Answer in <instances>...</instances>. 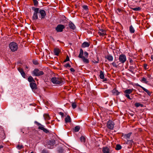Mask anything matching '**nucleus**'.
Returning a JSON list of instances; mask_svg holds the SVG:
<instances>
[{
	"label": "nucleus",
	"mask_w": 153,
	"mask_h": 153,
	"mask_svg": "<svg viewBox=\"0 0 153 153\" xmlns=\"http://www.w3.org/2000/svg\"><path fill=\"white\" fill-rule=\"evenodd\" d=\"M83 51L82 49H80V52L78 56V57L80 58H81L83 62L85 63H89V60L87 58H87L88 56V53L86 51H85L84 52V55L85 56H83Z\"/></svg>",
	"instance_id": "obj_1"
},
{
	"label": "nucleus",
	"mask_w": 153,
	"mask_h": 153,
	"mask_svg": "<svg viewBox=\"0 0 153 153\" xmlns=\"http://www.w3.org/2000/svg\"><path fill=\"white\" fill-rule=\"evenodd\" d=\"M51 81L53 83L59 85H61L64 83L63 79L60 77H53L51 78Z\"/></svg>",
	"instance_id": "obj_2"
},
{
	"label": "nucleus",
	"mask_w": 153,
	"mask_h": 153,
	"mask_svg": "<svg viewBox=\"0 0 153 153\" xmlns=\"http://www.w3.org/2000/svg\"><path fill=\"white\" fill-rule=\"evenodd\" d=\"M9 47L12 52L16 51L18 48V45L17 43L15 42H10L9 45Z\"/></svg>",
	"instance_id": "obj_3"
},
{
	"label": "nucleus",
	"mask_w": 153,
	"mask_h": 153,
	"mask_svg": "<svg viewBox=\"0 0 153 153\" xmlns=\"http://www.w3.org/2000/svg\"><path fill=\"white\" fill-rule=\"evenodd\" d=\"M35 123L38 126V129L43 131L45 133L48 134L49 133V131L44 127V126L37 121H35Z\"/></svg>",
	"instance_id": "obj_4"
},
{
	"label": "nucleus",
	"mask_w": 153,
	"mask_h": 153,
	"mask_svg": "<svg viewBox=\"0 0 153 153\" xmlns=\"http://www.w3.org/2000/svg\"><path fill=\"white\" fill-rule=\"evenodd\" d=\"M134 90L133 88L127 89L124 91V95L128 99L131 100L132 98H131L129 94L131 93Z\"/></svg>",
	"instance_id": "obj_5"
},
{
	"label": "nucleus",
	"mask_w": 153,
	"mask_h": 153,
	"mask_svg": "<svg viewBox=\"0 0 153 153\" xmlns=\"http://www.w3.org/2000/svg\"><path fill=\"white\" fill-rule=\"evenodd\" d=\"M32 9L34 11V13L32 16L33 20H36L38 19V13L39 12V8L33 7Z\"/></svg>",
	"instance_id": "obj_6"
},
{
	"label": "nucleus",
	"mask_w": 153,
	"mask_h": 153,
	"mask_svg": "<svg viewBox=\"0 0 153 153\" xmlns=\"http://www.w3.org/2000/svg\"><path fill=\"white\" fill-rule=\"evenodd\" d=\"M32 74L35 76H39L43 75L44 74V72L42 71H39L38 68H35L33 71Z\"/></svg>",
	"instance_id": "obj_7"
},
{
	"label": "nucleus",
	"mask_w": 153,
	"mask_h": 153,
	"mask_svg": "<svg viewBox=\"0 0 153 153\" xmlns=\"http://www.w3.org/2000/svg\"><path fill=\"white\" fill-rule=\"evenodd\" d=\"M114 125V123L112 120H109L107 122L106 126L108 129L111 130H113Z\"/></svg>",
	"instance_id": "obj_8"
},
{
	"label": "nucleus",
	"mask_w": 153,
	"mask_h": 153,
	"mask_svg": "<svg viewBox=\"0 0 153 153\" xmlns=\"http://www.w3.org/2000/svg\"><path fill=\"white\" fill-rule=\"evenodd\" d=\"M55 138H54L53 139L49 140L47 142V144L48 148L52 149L53 147V146L55 144Z\"/></svg>",
	"instance_id": "obj_9"
},
{
	"label": "nucleus",
	"mask_w": 153,
	"mask_h": 153,
	"mask_svg": "<svg viewBox=\"0 0 153 153\" xmlns=\"http://www.w3.org/2000/svg\"><path fill=\"white\" fill-rule=\"evenodd\" d=\"M118 59L120 63L124 64L126 60V56L124 54H121L119 56Z\"/></svg>",
	"instance_id": "obj_10"
},
{
	"label": "nucleus",
	"mask_w": 153,
	"mask_h": 153,
	"mask_svg": "<svg viewBox=\"0 0 153 153\" xmlns=\"http://www.w3.org/2000/svg\"><path fill=\"white\" fill-rule=\"evenodd\" d=\"M65 28L64 25L61 24H59L57 25L56 27V30L57 32H62L63 31V29Z\"/></svg>",
	"instance_id": "obj_11"
},
{
	"label": "nucleus",
	"mask_w": 153,
	"mask_h": 153,
	"mask_svg": "<svg viewBox=\"0 0 153 153\" xmlns=\"http://www.w3.org/2000/svg\"><path fill=\"white\" fill-rule=\"evenodd\" d=\"M98 34L100 36H103L106 35V30L102 29H100Z\"/></svg>",
	"instance_id": "obj_12"
},
{
	"label": "nucleus",
	"mask_w": 153,
	"mask_h": 153,
	"mask_svg": "<svg viewBox=\"0 0 153 153\" xmlns=\"http://www.w3.org/2000/svg\"><path fill=\"white\" fill-rule=\"evenodd\" d=\"M18 70L21 74L22 77L24 78H25L26 75L23 69L21 67H19L18 68Z\"/></svg>",
	"instance_id": "obj_13"
},
{
	"label": "nucleus",
	"mask_w": 153,
	"mask_h": 153,
	"mask_svg": "<svg viewBox=\"0 0 153 153\" xmlns=\"http://www.w3.org/2000/svg\"><path fill=\"white\" fill-rule=\"evenodd\" d=\"M41 15V19H43L45 18L46 15V13L45 10H41L39 12Z\"/></svg>",
	"instance_id": "obj_14"
},
{
	"label": "nucleus",
	"mask_w": 153,
	"mask_h": 153,
	"mask_svg": "<svg viewBox=\"0 0 153 153\" xmlns=\"http://www.w3.org/2000/svg\"><path fill=\"white\" fill-rule=\"evenodd\" d=\"M102 152L103 153H110V149L107 146L103 147L102 148Z\"/></svg>",
	"instance_id": "obj_15"
},
{
	"label": "nucleus",
	"mask_w": 153,
	"mask_h": 153,
	"mask_svg": "<svg viewBox=\"0 0 153 153\" xmlns=\"http://www.w3.org/2000/svg\"><path fill=\"white\" fill-rule=\"evenodd\" d=\"M30 88H31L32 89L35 90L37 89V87L35 82H30Z\"/></svg>",
	"instance_id": "obj_16"
},
{
	"label": "nucleus",
	"mask_w": 153,
	"mask_h": 153,
	"mask_svg": "<svg viewBox=\"0 0 153 153\" xmlns=\"http://www.w3.org/2000/svg\"><path fill=\"white\" fill-rule=\"evenodd\" d=\"M138 86L140 87L144 91H145L146 92L148 95H149V96H150L151 95V94L152 93V92H150V91H149L148 90L145 88L144 87H142V86H141L140 85H138Z\"/></svg>",
	"instance_id": "obj_17"
},
{
	"label": "nucleus",
	"mask_w": 153,
	"mask_h": 153,
	"mask_svg": "<svg viewBox=\"0 0 153 153\" xmlns=\"http://www.w3.org/2000/svg\"><path fill=\"white\" fill-rule=\"evenodd\" d=\"M136 66L134 65V66L132 65H130L129 67V68L128 70L131 72L133 74L134 71L135 69Z\"/></svg>",
	"instance_id": "obj_18"
},
{
	"label": "nucleus",
	"mask_w": 153,
	"mask_h": 153,
	"mask_svg": "<svg viewBox=\"0 0 153 153\" xmlns=\"http://www.w3.org/2000/svg\"><path fill=\"white\" fill-rule=\"evenodd\" d=\"M5 135L4 130L2 127L0 126V138H3Z\"/></svg>",
	"instance_id": "obj_19"
},
{
	"label": "nucleus",
	"mask_w": 153,
	"mask_h": 153,
	"mask_svg": "<svg viewBox=\"0 0 153 153\" xmlns=\"http://www.w3.org/2000/svg\"><path fill=\"white\" fill-rule=\"evenodd\" d=\"M105 58L106 59L109 61H112L113 59V56L110 54L107 55L105 57Z\"/></svg>",
	"instance_id": "obj_20"
},
{
	"label": "nucleus",
	"mask_w": 153,
	"mask_h": 153,
	"mask_svg": "<svg viewBox=\"0 0 153 153\" xmlns=\"http://www.w3.org/2000/svg\"><path fill=\"white\" fill-rule=\"evenodd\" d=\"M60 52V50L59 48H55L54 49V53L56 56H58Z\"/></svg>",
	"instance_id": "obj_21"
},
{
	"label": "nucleus",
	"mask_w": 153,
	"mask_h": 153,
	"mask_svg": "<svg viewBox=\"0 0 153 153\" xmlns=\"http://www.w3.org/2000/svg\"><path fill=\"white\" fill-rule=\"evenodd\" d=\"M90 45V43L89 42H85L82 43L81 46L82 48H85L89 47Z\"/></svg>",
	"instance_id": "obj_22"
},
{
	"label": "nucleus",
	"mask_w": 153,
	"mask_h": 153,
	"mask_svg": "<svg viewBox=\"0 0 153 153\" xmlns=\"http://www.w3.org/2000/svg\"><path fill=\"white\" fill-rule=\"evenodd\" d=\"M131 134L132 133L130 132L127 134H123V137L124 138L128 139L130 138Z\"/></svg>",
	"instance_id": "obj_23"
},
{
	"label": "nucleus",
	"mask_w": 153,
	"mask_h": 153,
	"mask_svg": "<svg viewBox=\"0 0 153 153\" xmlns=\"http://www.w3.org/2000/svg\"><path fill=\"white\" fill-rule=\"evenodd\" d=\"M116 60L117 59H114V61L111 63L112 66L115 68H117L118 66V65H119L120 64L118 63V62H116Z\"/></svg>",
	"instance_id": "obj_24"
},
{
	"label": "nucleus",
	"mask_w": 153,
	"mask_h": 153,
	"mask_svg": "<svg viewBox=\"0 0 153 153\" xmlns=\"http://www.w3.org/2000/svg\"><path fill=\"white\" fill-rule=\"evenodd\" d=\"M65 121L66 123L71 122V118L69 115H67L66 117L65 118Z\"/></svg>",
	"instance_id": "obj_25"
},
{
	"label": "nucleus",
	"mask_w": 153,
	"mask_h": 153,
	"mask_svg": "<svg viewBox=\"0 0 153 153\" xmlns=\"http://www.w3.org/2000/svg\"><path fill=\"white\" fill-rule=\"evenodd\" d=\"M112 91V93L114 95H118L120 94V92H119L117 90L116 88H114V89H113V90Z\"/></svg>",
	"instance_id": "obj_26"
},
{
	"label": "nucleus",
	"mask_w": 153,
	"mask_h": 153,
	"mask_svg": "<svg viewBox=\"0 0 153 153\" xmlns=\"http://www.w3.org/2000/svg\"><path fill=\"white\" fill-rule=\"evenodd\" d=\"M100 78L102 79H104L105 76L104 73L101 70L100 71V74L99 75Z\"/></svg>",
	"instance_id": "obj_27"
},
{
	"label": "nucleus",
	"mask_w": 153,
	"mask_h": 153,
	"mask_svg": "<svg viewBox=\"0 0 153 153\" xmlns=\"http://www.w3.org/2000/svg\"><path fill=\"white\" fill-rule=\"evenodd\" d=\"M27 80L28 82H35V81L33 77L31 76H29V77L28 78Z\"/></svg>",
	"instance_id": "obj_28"
},
{
	"label": "nucleus",
	"mask_w": 153,
	"mask_h": 153,
	"mask_svg": "<svg viewBox=\"0 0 153 153\" xmlns=\"http://www.w3.org/2000/svg\"><path fill=\"white\" fill-rule=\"evenodd\" d=\"M69 27L73 30H74L76 28L75 25L72 23H70L69 24Z\"/></svg>",
	"instance_id": "obj_29"
},
{
	"label": "nucleus",
	"mask_w": 153,
	"mask_h": 153,
	"mask_svg": "<svg viewBox=\"0 0 153 153\" xmlns=\"http://www.w3.org/2000/svg\"><path fill=\"white\" fill-rule=\"evenodd\" d=\"M129 30L130 32L131 33H134L135 32V30L134 28V27H133V26L131 25L130 27L129 28Z\"/></svg>",
	"instance_id": "obj_30"
},
{
	"label": "nucleus",
	"mask_w": 153,
	"mask_h": 153,
	"mask_svg": "<svg viewBox=\"0 0 153 153\" xmlns=\"http://www.w3.org/2000/svg\"><path fill=\"white\" fill-rule=\"evenodd\" d=\"M80 128V127L79 126H76L74 128H73V130L74 131L77 132L79 131Z\"/></svg>",
	"instance_id": "obj_31"
},
{
	"label": "nucleus",
	"mask_w": 153,
	"mask_h": 153,
	"mask_svg": "<svg viewBox=\"0 0 153 153\" xmlns=\"http://www.w3.org/2000/svg\"><path fill=\"white\" fill-rule=\"evenodd\" d=\"M44 117L45 120H49L50 119V118L48 114H44Z\"/></svg>",
	"instance_id": "obj_32"
},
{
	"label": "nucleus",
	"mask_w": 153,
	"mask_h": 153,
	"mask_svg": "<svg viewBox=\"0 0 153 153\" xmlns=\"http://www.w3.org/2000/svg\"><path fill=\"white\" fill-rule=\"evenodd\" d=\"M122 148L120 144H117L116 145L115 149L117 150H119L121 149Z\"/></svg>",
	"instance_id": "obj_33"
},
{
	"label": "nucleus",
	"mask_w": 153,
	"mask_h": 153,
	"mask_svg": "<svg viewBox=\"0 0 153 153\" xmlns=\"http://www.w3.org/2000/svg\"><path fill=\"white\" fill-rule=\"evenodd\" d=\"M141 81L146 84H147L148 82L146 78L144 77H143L142 78Z\"/></svg>",
	"instance_id": "obj_34"
},
{
	"label": "nucleus",
	"mask_w": 153,
	"mask_h": 153,
	"mask_svg": "<svg viewBox=\"0 0 153 153\" xmlns=\"http://www.w3.org/2000/svg\"><path fill=\"white\" fill-rule=\"evenodd\" d=\"M135 105L136 107H138L140 106L142 107L143 106V104H141L140 103L137 102H136L135 103Z\"/></svg>",
	"instance_id": "obj_35"
},
{
	"label": "nucleus",
	"mask_w": 153,
	"mask_h": 153,
	"mask_svg": "<svg viewBox=\"0 0 153 153\" xmlns=\"http://www.w3.org/2000/svg\"><path fill=\"white\" fill-rule=\"evenodd\" d=\"M80 140L81 142L85 143V138L83 136H81L80 138Z\"/></svg>",
	"instance_id": "obj_36"
},
{
	"label": "nucleus",
	"mask_w": 153,
	"mask_h": 153,
	"mask_svg": "<svg viewBox=\"0 0 153 153\" xmlns=\"http://www.w3.org/2000/svg\"><path fill=\"white\" fill-rule=\"evenodd\" d=\"M132 9L134 11H138L140 10L141 8L140 7H138L135 8H132Z\"/></svg>",
	"instance_id": "obj_37"
},
{
	"label": "nucleus",
	"mask_w": 153,
	"mask_h": 153,
	"mask_svg": "<svg viewBox=\"0 0 153 153\" xmlns=\"http://www.w3.org/2000/svg\"><path fill=\"white\" fill-rule=\"evenodd\" d=\"M19 150H20L23 148V146L22 145H18L16 147Z\"/></svg>",
	"instance_id": "obj_38"
},
{
	"label": "nucleus",
	"mask_w": 153,
	"mask_h": 153,
	"mask_svg": "<svg viewBox=\"0 0 153 153\" xmlns=\"http://www.w3.org/2000/svg\"><path fill=\"white\" fill-rule=\"evenodd\" d=\"M129 62L131 65H133L134 64V62L131 59H129Z\"/></svg>",
	"instance_id": "obj_39"
},
{
	"label": "nucleus",
	"mask_w": 153,
	"mask_h": 153,
	"mask_svg": "<svg viewBox=\"0 0 153 153\" xmlns=\"http://www.w3.org/2000/svg\"><path fill=\"white\" fill-rule=\"evenodd\" d=\"M72 106L73 109H75L77 105L75 102H72Z\"/></svg>",
	"instance_id": "obj_40"
},
{
	"label": "nucleus",
	"mask_w": 153,
	"mask_h": 153,
	"mask_svg": "<svg viewBox=\"0 0 153 153\" xmlns=\"http://www.w3.org/2000/svg\"><path fill=\"white\" fill-rule=\"evenodd\" d=\"M33 2L34 5L37 6L38 4V2L37 0H32Z\"/></svg>",
	"instance_id": "obj_41"
},
{
	"label": "nucleus",
	"mask_w": 153,
	"mask_h": 153,
	"mask_svg": "<svg viewBox=\"0 0 153 153\" xmlns=\"http://www.w3.org/2000/svg\"><path fill=\"white\" fill-rule=\"evenodd\" d=\"M123 10L121 9L118 8L117 9L116 11L117 13H120Z\"/></svg>",
	"instance_id": "obj_42"
},
{
	"label": "nucleus",
	"mask_w": 153,
	"mask_h": 153,
	"mask_svg": "<svg viewBox=\"0 0 153 153\" xmlns=\"http://www.w3.org/2000/svg\"><path fill=\"white\" fill-rule=\"evenodd\" d=\"M97 60H95L94 59V60H93V62L94 63H98L99 62V60L98 57H97Z\"/></svg>",
	"instance_id": "obj_43"
},
{
	"label": "nucleus",
	"mask_w": 153,
	"mask_h": 153,
	"mask_svg": "<svg viewBox=\"0 0 153 153\" xmlns=\"http://www.w3.org/2000/svg\"><path fill=\"white\" fill-rule=\"evenodd\" d=\"M82 8L85 10L87 11L88 10V7L86 5H84L82 6Z\"/></svg>",
	"instance_id": "obj_44"
},
{
	"label": "nucleus",
	"mask_w": 153,
	"mask_h": 153,
	"mask_svg": "<svg viewBox=\"0 0 153 153\" xmlns=\"http://www.w3.org/2000/svg\"><path fill=\"white\" fill-rule=\"evenodd\" d=\"M64 66L66 68L67 67L70 68L71 67V66L69 63H67L64 65Z\"/></svg>",
	"instance_id": "obj_45"
},
{
	"label": "nucleus",
	"mask_w": 153,
	"mask_h": 153,
	"mask_svg": "<svg viewBox=\"0 0 153 153\" xmlns=\"http://www.w3.org/2000/svg\"><path fill=\"white\" fill-rule=\"evenodd\" d=\"M69 60V58L68 56L66 57V59L64 61V62H66L68 61Z\"/></svg>",
	"instance_id": "obj_46"
},
{
	"label": "nucleus",
	"mask_w": 153,
	"mask_h": 153,
	"mask_svg": "<svg viewBox=\"0 0 153 153\" xmlns=\"http://www.w3.org/2000/svg\"><path fill=\"white\" fill-rule=\"evenodd\" d=\"M33 63L35 65H38L39 64L38 62L36 60H33Z\"/></svg>",
	"instance_id": "obj_47"
},
{
	"label": "nucleus",
	"mask_w": 153,
	"mask_h": 153,
	"mask_svg": "<svg viewBox=\"0 0 153 153\" xmlns=\"http://www.w3.org/2000/svg\"><path fill=\"white\" fill-rule=\"evenodd\" d=\"M41 153H49V152L48 151L46 150L43 149Z\"/></svg>",
	"instance_id": "obj_48"
},
{
	"label": "nucleus",
	"mask_w": 153,
	"mask_h": 153,
	"mask_svg": "<svg viewBox=\"0 0 153 153\" xmlns=\"http://www.w3.org/2000/svg\"><path fill=\"white\" fill-rule=\"evenodd\" d=\"M59 114L62 117H64V114L62 112H59Z\"/></svg>",
	"instance_id": "obj_49"
},
{
	"label": "nucleus",
	"mask_w": 153,
	"mask_h": 153,
	"mask_svg": "<svg viewBox=\"0 0 153 153\" xmlns=\"http://www.w3.org/2000/svg\"><path fill=\"white\" fill-rule=\"evenodd\" d=\"M147 65L146 64H144V68L146 70L148 69V68H147Z\"/></svg>",
	"instance_id": "obj_50"
},
{
	"label": "nucleus",
	"mask_w": 153,
	"mask_h": 153,
	"mask_svg": "<svg viewBox=\"0 0 153 153\" xmlns=\"http://www.w3.org/2000/svg\"><path fill=\"white\" fill-rule=\"evenodd\" d=\"M70 70L71 72H74L75 71V70L73 68H71L70 69Z\"/></svg>",
	"instance_id": "obj_51"
},
{
	"label": "nucleus",
	"mask_w": 153,
	"mask_h": 153,
	"mask_svg": "<svg viewBox=\"0 0 153 153\" xmlns=\"http://www.w3.org/2000/svg\"><path fill=\"white\" fill-rule=\"evenodd\" d=\"M147 77L149 78H150L151 77V76L150 74H148L147 75Z\"/></svg>",
	"instance_id": "obj_52"
},
{
	"label": "nucleus",
	"mask_w": 153,
	"mask_h": 153,
	"mask_svg": "<svg viewBox=\"0 0 153 153\" xmlns=\"http://www.w3.org/2000/svg\"><path fill=\"white\" fill-rule=\"evenodd\" d=\"M151 59L152 60H153V55H152L151 56Z\"/></svg>",
	"instance_id": "obj_53"
},
{
	"label": "nucleus",
	"mask_w": 153,
	"mask_h": 153,
	"mask_svg": "<svg viewBox=\"0 0 153 153\" xmlns=\"http://www.w3.org/2000/svg\"><path fill=\"white\" fill-rule=\"evenodd\" d=\"M103 79V82H105V81H107V79L106 78H104V79Z\"/></svg>",
	"instance_id": "obj_54"
},
{
	"label": "nucleus",
	"mask_w": 153,
	"mask_h": 153,
	"mask_svg": "<svg viewBox=\"0 0 153 153\" xmlns=\"http://www.w3.org/2000/svg\"><path fill=\"white\" fill-rule=\"evenodd\" d=\"M3 147V146L2 145L0 146V149L2 148Z\"/></svg>",
	"instance_id": "obj_55"
},
{
	"label": "nucleus",
	"mask_w": 153,
	"mask_h": 153,
	"mask_svg": "<svg viewBox=\"0 0 153 153\" xmlns=\"http://www.w3.org/2000/svg\"><path fill=\"white\" fill-rule=\"evenodd\" d=\"M25 68H26L28 69V67L26 65V67H25Z\"/></svg>",
	"instance_id": "obj_56"
},
{
	"label": "nucleus",
	"mask_w": 153,
	"mask_h": 153,
	"mask_svg": "<svg viewBox=\"0 0 153 153\" xmlns=\"http://www.w3.org/2000/svg\"><path fill=\"white\" fill-rule=\"evenodd\" d=\"M131 141L132 142V143L133 142L132 140H131Z\"/></svg>",
	"instance_id": "obj_57"
},
{
	"label": "nucleus",
	"mask_w": 153,
	"mask_h": 153,
	"mask_svg": "<svg viewBox=\"0 0 153 153\" xmlns=\"http://www.w3.org/2000/svg\"><path fill=\"white\" fill-rule=\"evenodd\" d=\"M30 153H34L33 152H30Z\"/></svg>",
	"instance_id": "obj_58"
}]
</instances>
